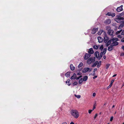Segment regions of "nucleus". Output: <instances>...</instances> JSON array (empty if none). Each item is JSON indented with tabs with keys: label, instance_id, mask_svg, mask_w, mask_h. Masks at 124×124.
<instances>
[{
	"label": "nucleus",
	"instance_id": "nucleus-1",
	"mask_svg": "<svg viewBox=\"0 0 124 124\" xmlns=\"http://www.w3.org/2000/svg\"><path fill=\"white\" fill-rule=\"evenodd\" d=\"M71 114L74 117L77 118L79 116L78 112L76 110H72Z\"/></svg>",
	"mask_w": 124,
	"mask_h": 124
},
{
	"label": "nucleus",
	"instance_id": "nucleus-2",
	"mask_svg": "<svg viewBox=\"0 0 124 124\" xmlns=\"http://www.w3.org/2000/svg\"><path fill=\"white\" fill-rule=\"evenodd\" d=\"M113 42L111 43V45L113 46H116L118 45V43L117 41L118 40V39L117 38H113L111 39Z\"/></svg>",
	"mask_w": 124,
	"mask_h": 124
},
{
	"label": "nucleus",
	"instance_id": "nucleus-3",
	"mask_svg": "<svg viewBox=\"0 0 124 124\" xmlns=\"http://www.w3.org/2000/svg\"><path fill=\"white\" fill-rule=\"evenodd\" d=\"M124 18L123 17L119 16L117 18H115V20L117 23H122V21H124Z\"/></svg>",
	"mask_w": 124,
	"mask_h": 124
},
{
	"label": "nucleus",
	"instance_id": "nucleus-4",
	"mask_svg": "<svg viewBox=\"0 0 124 124\" xmlns=\"http://www.w3.org/2000/svg\"><path fill=\"white\" fill-rule=\"evenodd\" d=\"M95 58L91 57L89 58L87 60V63L88 64H90L94 62Z\"/></svg>",
	"mask_w": 124,
	"mask_h": 124
},
{
	"label": "nucleus",
	"instance_id": "nucleus-5",
	"mask_svg": "<svg viewBox=\"0 0 124 124\" xmlns=\"http://www.w3.org/2000/svg\"><path fill=\"white\" fill-rule=\"evenodd\" d=\"M92 70V68H84L82 70V72L84 73H85L87 72H90Z\"/></svg>",
	"mask_w": 124,
	"mask_h": 124
},
{
	"label": "nucleus",
	"instance_id": "nucleus-6",
	"mask_svg": "<svg viewBox=\"0 0 124 124\" xmlns=\"http://www.w3.org/2000/svg\"><path fill=\"white\" fill-rule=\"evenodd\" d=\"M104 34L105 36L104 42H107V41L108 40L109 38L107 37L105 32H104Z\"/></svg>",
	"mask_w": 124,
	"mask_h": 124
},
{
	"label": "nucleus",
	"instance_id": "nucleus-7",
	"mask_svg": "<svg viewBox=\"0 0 124 124\" xmlns=\"http://www.w3.org/2000/svg\"><path fill=\"white\" fill-rule=\"evenodd\" d=\"M123 6L122 5H121L120 7H118L116 9L117 11L118 12H120L123 10L122 7Z\"/></svg>",
	"mask_w": 124,
	"mask_h": 124
},
{
	"label": "nucleus",
	"instance_id": "nucleus-8",
	"mask_svg": "<svg viewBox=\"0 0 124 124\" xmlns=\"http://www.w3.org/2000/svg\"><path fill=\"white\" fill-rule=\"evenodd\" d=\"M114 31L113 30H110L108 31V34L112 36H113Z\"/></svg>",
	"mask_w": 124,
	"mask_h": 124
},
{
	"label": "nucleus",
	"instance_id": "nucleus-9",
	"mask_svg": "<svg viewBox=\"0 0 124 124\" xmlns=\"http://www.w3.org/2000/svg\"><path fill=\"white\" fill-rule=\"evenodd\" d=\"M124 26V21H122L118 29H122Z\"/></svg>",
	"mask_w": 124,
	"mask_h": 124
},
{
	"label": "nucleus",
	"instance_id": "nucleus-10",
	"mask_svg": "<svg viewBox=\"0 0 124 124\" xmlns=\"http://www.w3.org/2000/svg\"><path fill=\"white\" fill-rule=\"evenodd\" d=\"M98 28L93 29L92 30V33L93 34H95L98 31Z\"/></svg>",
	"mask_w": 124,
	"mask_h": 124
},
{
	"label": "nucleus",
	"instance_id": "nucleus-11",
	"mask_svg": "<svg viewBox=\"0 0 124 124\" xmlns=\"http://www.w3.org/2000/svg\"><path fill=\"white\" fill-rule=\"evenodd\" d=\"M91 56V55L89 54H86L85 56L84 59L85 60L87 59L88 58L90 57Z\"/></svg>",
	"mask_w": 124,
	"mask_h": 124
},
{
	"label": "nucleus",
	"instance_id": "nucleus-12",
	"mask_svg": "<svg viewBox=\"0 0 124 124\" xmlns=\"http://www.w3.org/2000/svg\"><path fill=\"white\" fill-rule=\"evenodd\" d=\"M111 21L109 19L106 20L104 22V23L106 24H109L110 23Z\"/></svg>",
	"mask_w": 124,
	"mask_h": 124
},
{
	"label": "nucleus",
	"instance_id": "nucleus-13",
	"mask_svg": "<svg viewBox=\"0 0 124 124\" xmlns=\"http://www.w3.org/2000/svg\"><path fill=\"white\" fill-rule=\"evenodd\" d=\"M88 53L90 54H93V53L94 52L92 48H91L89 49Z\"/></svg>",
	"mask_w": 124,
	"mask_h": 124
},
{
	"label": "nucleus",
	"instance_id": "nucleus-14",
	"mask_svg": "<svg viewBox=\"0 0 124 124\" xmlns=\"http://www.w3.org/2000/svg\"><path fill=\"white\" fill-rule=\"evenodd\" d=\"M98 42L99 43L101 42L103 40V39L100 37H98Z\"/></svg>",
	"mask_w": 124,
	"mask_h": 124
},
{
	"label": "nucleus",
	"instance_id": "nucleus-15",
	"mask_svg": "<svg viewBox=\"0 0 124 124\" xmlns=\"http://www.w3.org/2000/svg\"><path fill=\"white\" fill-rule=\"evenodd\" d=\"M111 39L110 40L107 41V42H105L106 43L107 46H108L110 44L111 42Z\"/></svg>",
	"mask_w": 124,
	"mask_h": 124
},
{
	"label": "nucleus",
	"instance_id": "nucleus-16",
	"mask_svg": "<svg viewBox=\"0 0 124 124\" xmlns=\"http://www.w3.org/2000/svg\"><path fill=\"white\" fill-rule=\"evenodd\" d=\"M113 46L112 45L109 46L108 49V50L109 51H111L113 49Z\"/></svg>",
	"mask_w": 124,
	"mask_h": 124
},
{
	"label": "nucleus",
	"instance_id": "nucleus-17",
	"mask_svg": "<svg viewBox=\"0 0 124 124\" xmlns=\"http://www.w3.org/2000/svg\"><path fill=\"white\" fill-rule=\"evenodd\" d=\"M95 55L96 57L98 58L99 56V53L98 52H96L95 53Z\"/></svg>",
	"mask_w": 124,
	"mask_h": 124
},
{
	"label": "nucleus",
	"instance_id": "nucleus-18",
	"mask_svg": "<svg viewBox=\"0 0 124 124\" xmlns=\"http://www.w3.org/2000/svg\"><path fill=\"white\" fill-rule=\"evenodd\" d=\"M76 76V74L74 73L73 74V75L70 78L71 79H75V78Z\"/></svg>",
	"mask_w": 124,
	"mask_h": 124
},
{
	"label": "nucleus",
	"instance_id": "nucleus-19",
	"mask_svg": "<svg viewBox=\"0 0 124 124\" xmlns=\"http://www.w3.org/2000/svg\"><path fill=\"white\" fill-rule=\"evenodd\" d=\"M87 79L88 77L87 76H85L82 79L83 81H86L87 80Z\"/></svg>",
	"mask_w": 124,
	"mask_h": 124
},
{
	"label": "nucleus",
	"instance_id": "nucleus-20",
	"mask_svg": "<svg viewBox=\"0 0 124 124\" xmlns=\"http://www.w3.org/2000/svg\"><path fill=\"white\" fill-rule=\"evenodd\" d=\"M70 69L72 70L73 71V70H74L75 69V67H74L73 66V65L72 64H71L70 66Z\"/></svg>",
	"mask_w": 124,
	"mask_h": 124
},
{
	"label": "nucleus",
	"instance_id": "nucleus-21",
	"mask_svg": "<svg viewBox=\"0 0 124 124\" xmlns=\"http://www.w3.org/2000/svg\"><path fill=\"white\" fill-rule=\"evenodd\" d=\"M70 72H67L65 74V76L67 77H69L70 75Z\"/></svg>",
	"mask_w": 124,
	"mask_h": 124
},
{
	"label": "nucleus",
	"instance_id": "nucleus-22",
	"mask_svg": "<svg viewBox=\"0 0 124 124\" xmlns=\"http://www.w3.org/2000/svg\"><path fill=\"white\" fill-rule=\"evenodd\" d=\"M98 61H97L95 62L93 64V65L92 66V67H94L95 66L97 65L98 64Z\"/></svg>",
	"mask_w": 124,
	"mask_h": 124
},
{
	"label": "nucleus",
	"instance_id": "nucleus-23",
	"mask_svg": "<svg viewBox=\"0 0 124 124\" xmlns=\"http://www.w3.org/2000/svg\"><path fill=\"white\" fill-rule=\"evenodd\" d=\"M103 32L104 33V32H103V31L102 30H100V31H99L98 32V33L99 35H101V33Z\"/></svg>",
	"mask_w": 124,
	"mask_h": 124
},
{
	"label": "nucleus",
	"instance_id": "nucleus-24",
	"mask_svg": "<svg viewBox=\"0 0 124 124\" xmlns=\"http://www.w3.org/2000/svg\"><path fill=\"white\" fill-rule=\"evenodd\" d=\"M106 30L108 31H109V30H111V27L110 26H106Z\"/></svg>",
	"mask_w": 124,
	"mask_h": 124
},
{
	"label": "nucleus",
	"instance_id": "nucleus-25",
	"mask_svg": "<svg viewBox=\"0 0 124 124\" xmlns=\"http://www.w3.org/2000/svg\"><path fill=\"white\" fill-rule=\"evenodd\" d=\"M101 61H100L98 63L97 67L98 68H99L101 66Z\"/></svg>",
	"mask_w": 124,
	"mask_h": 124
},
{
	"label": "nucleus",
	"instance_id": "nucleus-26",
	"mask_svg": "<svg viewBox=\"0 0 124 124\" xmlns=\"http://www.w3.org/2000/svg\"><path fill=\"white\" fill-rule=\"evenodd\" d=\"M107 50V48H105L103 50V52H102V53L103 54H105Z\"/></svg>",
	"mask_w": 124,
	"mask_h": 124
},
{
	"label": "nucleus",
	"instance_id": "nucleus-27",
	"mask_svg": "<svg viewBox=\"0 0 124 124\" xmlns=\"http://www.w3.org/2000/svg\"><path fill=\"white\" fill-rule=\"evenodd\" d=\"M83 81V80L82 79V78H81L79 80V83L80 84H81Z\"/></svg>",
	"mask_w": 124,
	"mask_h": 124
},
{
	"label": "nucleus",
	"instance_id": "nucleus-28",
	"mask_svg": "<svg viewBox=\"0 0 124 124\" xmlns=\"http://www.w3.org/2000/svg\"><path fill=\"white\" fill-rule=\"evenodd\" d=\"M70 79H68L66 82V83L67 84L68 83V85L69 86H70V83H70Z\"/></svg>",
	"mask_w": 124,
	"mask_h": 124
},
{
	"label": "nucleus",
	"instance_id": "nucleus-29",
	"mask_svg": "<svg viewBox=\"0 0 124 124\" xmlns=\"http://www.w3.org/2000/svg\"><path fill=\"white\" fill-rule=\"evenodd\" d=\"M83 65V64L81 62L80 63L78 66V68H79L80 67H82V66Z\"/></svg>",
	"mask_w": 124,
	"mask_h": 124
},
{
	"label": "nucleus",
	"instance_id": "nucleus-30",
	"mask_svg": "<svg viewBox=\"0 0 124 124\" xmlns=\"http://www.w3.org/2000/svg\"><path fill=\"white\" fill-rule=\"evenodd\" d=\"M75 96L78 99L80 98L81 97V96L80 95L75 94Z\"/></svg>",
	"mask_w": 124,
	"mask_h": 124
},
{
	"label": "nucleus",
	"instance_id": "nucleus-31",
	"mask_svg": "<svg viewBox=\"0 0 124 124\" xmlns=\"http://www.w3.org/2000/svg\"><path fill=\"white\" fill-rule=\"evenodd\" d=\"M122 31V30L121 29L119 31H117L116 33V35H117V34H119Z\"/></svg>",
	"mask_w": 124,
	"mask_h": 124
},
{
	"label": "nucleus",
	"instance_id": "nucleus-32",
	"mask_svg": "<svg viewBox=\"0 0 124 124\" xmlns=\"http://www.w3.org/2000/svg\"><path fill=\"white\" fill-rule=\"evenodd\" d=\"M82 77V76L80 75L79 77H77L76 76V78H75V79H79L80 78H81Z\"/></svg>",
	"mask_w": 124,
	"mask_h": 124
},
{
	"label": "nucleus",
	"instance_id": "nucleus-33",
	"mask_svg": "<svg viewBox=\"0 0 124 124\" xmlns=\"http://www.w3.org/2000/svg\"><path fill=\"white\" fill-rule=\"evenodd\" d=\"M93 47L95 49H97L98 48V46L97 45H95L93 46Z\"/></svg>",
	"mask_w": 124,
	"mask_h": 124
},
{
	"label": "nucleus",
	"instance_id": "nucleus-34",
	"mask_svg": "<svg viewBox=\"0 0 124 124\" xmlns=\"http://www.w3.org/2000/svg\"><path fill=\"white\" fill-rule=\"evenodd\" d=\"M110 65V64H107L106 65V67L107 69H108Z\"/></svg>",
	"mask_w": 124,
	"mask_h": 124
},
{
	"label": "nucleus",
	"instance_id": "nucleus-35",
	"mask_svg": "<svg viewBox=\"0 0 124 124\" xmlns=\"http://www.w3.org/2000/svg\"><path fill=\"white\" fill-rule=\"evenodd\" d=\"M103 54L102 52H101L100 54V55L99 57V59H100L101 58Z\"/></svg>",
	"mask_w": 124,
	"mask_h": 124
},
{
	"label": "nucleus",
	"instance_id": "nucleus-36",
	"mask_svg": "<svg viewBox=\"0 0 124 124\" xmlns=\"http://www.w3.org/2000/svg\"><path fill=\"white\" fill-rule=\"evenodd\" d=\"M103 45H101L100 47L99 48L101 50H102L103 49Z\"/></svg>",
	"mask_w": 124,
	"mask_h": 124
},
{
	"label": "nucleus",
	"instance_id": "nucleus-37",
	"mask_svg": "<svg viewBox=\"0 0 124 124\" xmlns=\"http://www.w3.org/2000/svg\"><path fill=\"white\" fill-rule=\"evenodd\" d=\"M78 82H74L73 84V85H77L78 84Z\"/></svg>",
	"mask_w": 124,
	"mask_h": 124
},
{
	"label": "nucleus",
	"instance_id": "nucleus-38",
	"mask_svg": "<svg viewBox=\"0 0 124 124\" xmlns=\"http://www.w3.org/2000/svg\"><path fill=\"white\" fill-rule=\"evenodd\" d=\"M115 15V13H111V16H112L113 17Z\"/></svg>",
	"mask_w": 124,
	"mask_h": 124
},
{
	"label": "nucleus",
	"instance_id": "nucleus-39",
	"mask_svg": "<svg viewBox=\"0 0 124 124\" xmlns=\"http://www.w3.org/2000/svg\"><path fill=\"white\" fill-rule=\"evenodd\" d=\"M111 13L110 12H108L107 14V15H108L109 16H111Z\"/></svg>",
	"mask_w": 124,
	"mask_h": 124
},
{
	"label": "nucleus",
	"instance_id": "nucleus-40",
	"mask_svg": "<svg viewBox=\"0 0 124 124\" xmlns=\"http://www.w3.org/2000/svg\"><path fill=\"white\" fill-rule=\"evenodd\" d=\"M112 85L111 84H110V85L108 86V87L107 88V89H108L110 88L111 86Z\"/></svg>",
	"mask_w": 124,
	"mask_h": 124
},
{
	"label": "nucleus",
	"instance_id": "nucleus-41",
	"mask_svg": "<svg viewBox=\"0 0 124 124\" xmlns=\"http://www.w3.org/2000/svg\"><path fill=\"white\" fill-rule=\"evenodd\" d=\"M93 110H89L88 111V113H89L90 114L91 113V112L93 111Z\"/></svg>",
	"mask_w": 124,
	"mask_h": 124
},
{
	"label": "nucleus",
	"instance_id": "nucleus-42",
	"mask_svg": "<svg viewBox=\"0 0 124 124\" xmlns=\"http://www.w3.org/2000/svg\"><path fill=\"white\" fill-rule=\"evenodd\" d=\"M81 73L80 72H79L77 73V74L78 75H81Z\"/></svg>",
	"mask_w": 124,
	"mask_h": 124
},
{
	"label": "nucleus",
	"instance_id": "nucleus-43",
	"mask_svg": "<svg viewBox=\"0 0 124 124\" xmlns=\"http://www.w3.org/2000/svg\"><path fill=\"white\" fill-rule=\"evenodd\" d=\"M114 79H112V80H111V82L110 84H111L112 85L113 83V82H114Z\"/></svg>",
	"mask_w": 124,
	"mask_h": 124
},
{
	"label": "nucleus",
	"instance_id": "nucleus-44",
	"mask_svg": "<svg viewBox=\"0 0 124 124\" xmlns=\"http://www.w3.org/2000/svg\"><path fill=\"white\" fill-rule=\"evenodd\" d=\"M117 36L119 38H122V36L120 35H118Z\"/></svg>",
	"mask_w": 124,
	"mask_h": 124
},
{
	"label": "nucleus",
	"instance_id": "nucleus-45",
	"mask_svg": "<svg viewBox=\"0 0 124 124\" xmlns=\"http://www.w3.org/2000/svg\"><path fill=\"white\" fill-rule=\"evenodd\" d=\"M113 119V116H111V117L110 119V121H112Z\"/></svg>",
	"mask_w": 124,
	"mask_h": 124
},
{
	"label": "nucleus",
	"instance_id": "nucleus-46",
	"mask_svg": "<svg viewBox=\"0 0 124 124\" xmlns=\"http://www.w3.org/2000/svg\"><path fill=\"white\" fill-rule=\"evenodd\" d=\"M97 116V114H96L95 115L94 117V119H95L96 118V117Z\"/></svg>",
	"mask_w": 124,
	"mask_h": 124
},
{
	"label": "nucleus",
	"instance_id": "nucleus-47",
	"mask_svg": "<svg viewBox=\"0 0 124 124\" xmlns=\"http://www.w3.org/2000/svg\"><path fill=\"white\" fill-rule=\"evenodd\" d=\"M124 55V53H121L120 55L121 56H123Z\"/></svg>",
	"mask_w": 124,
	"mask_h": 124
},
{
	"label": "nucleus",
	"instance_id": "nucleus-48",
	"mask_svg": "<svg viewBox=\"0 0 124 124\" xmlns=\"http://www.w3.org/2000/svg\"><path fill=\"white\" fill-rule=\"evenodd\" d=\"M96 93H93V97H94L95 96V95H96Z\"/></svg>",
	"mask_w": 124,
	"mask_h": 124
},
{
	"label": "nucleus",
	"instance_id": "nucleus-49",
	"mask_svg": "<svg viewBox=\"0 0 124 124\" xmlns=\"http://www.w3.org/2000/svg\"><path fill=\"white\" fill-rule=\"evenodd\" d=\"M121 41L122 42H124V38H123L121 40Z\"/></svg>",
	"mask_w": 124,
	"mask_h": 124
},
{
	"label": "nucleus",
	"instance_id": "nucleus-50",
	"mask_svg": "<svg viewBox=\"0 0 124 124\" xmlns=\"http://www.w3.org/2000/svg\"><path fill=\"white\" fill-rule=\"evenodd\" d=\"M97 70V69L96 68H95L93 72H95Z\"/></svg>",
	"mask_w": 124,
	"mask_h": 124
},
{
	"label": "nucleus",
	"instance_id": "nucleus-51",
	"mask_svg": "<svg viewBox=\"0 0 124 124\" xmlns=\"http://www.w3.org/2000/svg\"><path fill=\"white\" fill-rule=\"evenodd\" d=\"M121 34L122 35H124V32L123 31V32L121 33Z\"/></svg>",
	"mask_w": 124,
	"mask_h": 124
},
{
	"label": "nucleus",
	"instance_id": "nucleus-52",
	"mask_svg": "<svg viewBox=\"0 0 124 124\" xmlns=\"http://www.w3.org/2000/svg\"><path fill=\"white\" fill-rule=\"evenodd\" d=\"M97 76H94L93 77V78L94 79H95V78H97Z\"/></svg>",
	"mask_w": 124,
	"mask_h": 124
},
{
	"label": "nucleus",
	"instance_id": "nucleus-53",
	"mask_svg": "<svg viewBox=\"0 0 124 124\" xmlns=\"http://www.w3.org/2000/svg\"><path fill=\"white\" fill-rule=\"evenodd\" d=\"M121 48L124 51V46H122V47Z\"/></svg>",
	"mask_w": 124,
	"mask_h": 124
},
{
	"label": "nucleus",
	"instance_id": "nucleus-54",
	"mask_svg": "<svg viewBox=\"0 0 124 124\" xmlns=\"http://www.w3.org/2000/svg\"><path fill=\"white\" fill-rule=\"evenodd\" d=\"M62 124H67L66 122H64L62 123Z\"/></svg>",
	"mask_w": 124,
	"mask_h": 124
},
{
	"label": "nucleus",
	"instance_id": "nucleus-55",
	"mask_svg": "<svg viewBox=\"0 0 124 124\" xmlns=\"http://www.w3.org/2000/svg\"><path fill=\"white\" fill-rule=\"evenodd\" d=\"M116 75H117V74H115V75H113V76H112V77H115L116 76Z\"/></svg>",
	"mask_w": 124,
	"mask_h": 124
},
{
	"label": "nucleus",
	"instance_id": "nucleus-56",
	"mask_svg": "<svg viewBox=\"0 0 124 124\" xmlns=\"http://www.w3.org/2000/svg\"><path fill=\"white\" fill-rule=\"evenodd\" d=\"M103 58L104 59H105L106 58V57L105 56H103Z\"/></svg>",
	"mask_w": 124,
	"mask_h": 124
},
{
	"label": "nucleus",
	"instance_id": "nucleus-57",
	"mask_svg": "<svg viewBox=\"0 0 124 124\" xmlns=\"http://www.w3.org/2000/svg\"><path fill=\"white\" fill-rule=\"evenodd\" d=\"M74 123L73 122H71L70 124H74Z\"/></svg>",
	"mask_w": 124,
	"mask_h": 124
},
{
	"label": "nucleus",
	"instance_id": "nucleus-58",
	"mask_svg": "<svg viewBox=\"0 0 124 124\" xmlns=\"http://www.w3.org/2000/svg\"><path fill=\"white\" fill-rule=\"evenodd\" d=\"M95 106H93V110H94V109H95Z\"/></svg>",
	"mask_w": 124,
	"mask_h": 124
},
{
	"label": "nucleus",
	"instance_id": "nucleus-59",
	"mask_svg": "<svg viewBox=\"0 0 124 124\" xmlns=\"http://www.w3.org/2000/svg\"><path fill=\"white\" fill-rule=\"evenodd\" d=\"M114 107H115V106H114V105H113V106H112V108H114Z\"/></svg>",
	"mask_w": 124,
	"mask_h": 124
},
{
	"label": "nucleus",
	"instance_id": "nucleus-60",
	"mask_svg": "<svg viewBox=\"0 0 124 124\" xmlns=\"http://www.w3.org/2000/svg\"><path fill=\"white\" fill-rule=\"evenodd\" d=\"M95 74V73H94L93 74V75H94Z\"/></svg>",
	"mask_w": 124,
	"mask_h": 124
},
{
	"label": "nucleus",
	"instance_id": "nucleus-61",
	"mask_svg": "<svg viewBox=\"0 0 124 124\" xmlns=\"http://www.w3.org/2000/svg\"><path fill=\"white\" fill-rule=\"evenodd\" d=\"M62 74H61V75L62 76Z\"/></svg>",
	"mask_w": 124,
	"mask_h": 124
},
{
	"label": "nucleus",
	"instance_id": "nucleus-62",
	"mask_svg": "<svg viewBox=\"0 0 124 124\" xmlns=\"http://www.w3.org/2000/svg\"><path fill=\"white\" fill-rule=\"evenodd\" d=\"M123 85H124V83H123Z\"/></svg>",
	"mask_w": 124,
	"mask_h": 124
},
{
	"label": "nucleus",
	"instance_id": "nucleus-63",
	"mask_svg": "<svg viewBox=\"0 0 124 124\" xmlns=\"http://www.w3.org/2000/svg\"><path fill=\"white\" fill-rule=\"evenodd\" d=\"M106 104V103H105L104 104V105H105Z\"/></svg>",
	"mask_w": 124,
	"mask_h": 124
},
{
	"label": "nucleus",
	"instance_id": "nucleus-64",
	"mask_svg": "<svg viewBox=\"0 0 124 124\" xmlns=\"http://www.w3.org/2000/svg\"><path fill=\"white\" fill-rule=\"evenodd\" d=\"M123 124H124V123Z\"/></svg>",
	"mask_w": 124,
	"mask_h": 124
}]
</instances>
